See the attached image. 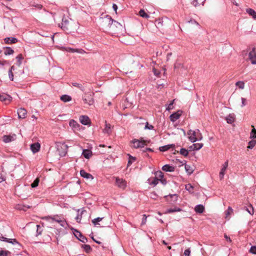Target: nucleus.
I'll return each instance as SVG.
<instances>
[{
    "instance_id": "1",
    "label": "nucleus",
    "mask_w": 256,
    "mask_h": 256,
    "mask_svg": "<svg viewBox=\"0 0 256 256\" xmlns=\"http://www.w3.org/2000/svg\"><path fill=\"white\" fill-rule=\"evenodd\" d=\"M76 23L72 19L64 18L62 20L61 28L64 30L72 31L76 28Z\"/></svg>"
},
{
    "instance_id": "2",
    "label": "nucleus",
    "mask_w": 256,
    "mask_h": 256,
    "mask_svg": "<svg viewBox=\"0 0 256 256\" xmlns=\"http://www.w3.org/2000/svg\"><path fill=\"white\" fill-rule=\"evenodd\" d=\"M150 142V140H145L142 138H140L139 140L134 139L130 142V146L135 148H144L145 146H147Z\"/></svg>"
},
{
    "instance_id": "3",
    "label": "nucleus",
    "mask_w": 256,
    "mask_h": 256,
    "mask_svg": "<svg viewBox=\"0 0 256 256\" xmlns=\"http://www.w3.org/2000/svg\"><path fill=\"white\" fill-rule=\"evenodd\" d=\"M188 135L189 140L192 142L196 140H201L202 139V134L198 129L194 130H189L188 132Z\"/></svg>"
},
{
    "instance_id": "4",
    "label": "nucleus",
    "mask_w": 256,
    "mask_h": 256,
    "mask_svg": "<svg viewBox=\"0 0 256 256\" xmlns=\"http://www.w3.org/2000/svg\"><path fill=\"white\" fill-rule=\"evenodd\" d=\"M82 99L84 104L89 106H92L94 102V94L92 92L85 93Z\"/></svg>"
},
{
    "instance_id": "5",
    "label": "nucleus",
    "mask_w": 256,
    "mask_h": 256,
    "mask_svg": "<svg viewBox=\"0 0 256 256\" xmlns=\"http://www.w3.org/2000/svg\"><path fill=\"white\" fill-rule=\"evenodd\" d=\"M113 19L109 16H106L102 19V26L106 30L112 31V24Z\"/></svg>"
},
{
    "instance_id": "6",
    "label": "nucleus",
    "mask_w": 256,
    "mask_h": 256,
    "mask_svg": "<svg viewBox=\"0 0 256 256\" xmlns=\"http://www.w3.org/2000/svg\"><path fill=\"white\" fill-rule=\"evenodd\" d=\"M57 152L60 156H64L67 153L68 146L64 143H59L56 145Z\"/></svg>"
},
{
    "instance_id": "7",
    "label": "nucleus",
    "mask_w": 256,
    "mask_h": 256,
    "mask_svg": "<svg viewBox=\"0 0 256 256\" xmlns=\"http://www.w3.org/2000/svg\"><path fill=\"white\" fill-rule=\"evenodd\" d=\"M115 178L116 186L121 189H125L126 186V181L118 177H116Z\"/></svg>"
},
{
    "instance_id": "8",
    "label": "nucleus",
    "mask_w": 256,
    "mask_h": 256,
    "mask_svg": "<svg viewBox=\"0 0 256 256\" xmlns=\"http://www.w3.org/2000/svg\"><path fill=\"white\" fill-rule=\"evenodd\" d=\"M228 160H226L224 164L222 166V168L220 169L219 177L220 180H222L224 178V176L226 174V171L228 168Z\"/></svg>"
},
{
    "instance_id": "9",
    "label": "nucleus",
    "mask_w": 256,
    "mask_h": 256,
    "mask_svg": "<svg viewBox=\"0 0 256 256\" xmlns=\"http://www.w3.org/2000/svg\"><path fill=\"white\" fill-rule=\"evenodd\" d=\"M248 59L252 64H256V52L255 48H252L248 53Z\"/></svg>"
},
{
    "instance_id": "10",
    "label": "nucleus",
    "mask_w": 256,
    "mask_h": 256,
    "mask_svg": "<svg viewBox=\"0 0 256 256\" xmlns=\"http://www.w3.org/2000/svg\"><path fill=\"white\" fill-rule=\"evenodd\" d=\"M44 219L46 220L47 221H48L49 222H52V223L54 222H56L60 223V224L62 226H64L65 225V223H66L65 222H64L63 220H58V219H56L54 218H52L50 216H46L44 218Z\"/></svg>"
},
{
    "instance_id": "11",
    "label": "nucleus",
    "mask_w": 256,
    "mask_h": 256,
    "mask_svg": "<svg viewBox=\"0 0 256 256\" xmlns=\"http://www.w3.org/2000/svg\"><path fill=\"white\" fill-rule=\"evenodd\" d=\"M16 139V135L14 134L12 135H5L3 136V141L6 142H10Z\"/></svg>"
},
{
    "instance_id": "12",
    "label": "nucleus",
    "mask_w": 256,
    "mask_h": 256,
    "mask_svg": "<svg viewBox=\"0 0 256 256\" xmlns=\"http://www.w3.org/2000/svg\"><path fill=\"white\" fill-rule=\"evenodd\" d=\"M182 112L180 110H178L176 112L172 114L170 116V118L172 122H174L179 118Z\"/></svg>"
},
{
    "instance_id": "13",
    "label": "nucleus",
    "mask_w": 256,
    "mask_h": 256,
    "mask_svg": "<svg viewBox=\"0 0 256 256\" xmlns=\"http://www.w3.org/2000/svg\"><path fill=\"white\" fill-rule=\"evenodd\" d=\"M74 234L76 236V237L82 242L84 243L86 242V238L85 236H83L82 234L78 230H75L74 232Z\"/></svg>"
},
{
    "instance_id": "14",
    "label": "nucleus",
    "mask_w": 256,
    "mask_h": 256,
    "mask_svg": "<svg viewBox=\"0 0 256 256\" xmlns=\"http://www.w3.org/2000/svg\"><path fill=\"white\" fill-rule=\"evenodd\" d=\"M122 26L118 22L114 20H113V22L112 24V32H116L117 30V28H121Z\"/></svg>"
},
{
    "instance_id": "15",
    "label": "nucleus",
    "mask_w": 256,
    "mask_h": 256,
    "mask_svg": "<svg viewBox=\"0 0 256 256\" xmlns=\"http://www.w3.org/2000/svg\"><path fill=\"white\" fill-rule=\"evenodd\" d=\"M40 145L38 142L34 143L30 146V150L34 154L38 152L40 150Z\"/></svg>"
},
{
    "instance_id": "16",
    "label": "nucleus",
    "mask_w": 256,
    "mask_h": 256,
    "mask_svg": "<svg viewBox=\"0 0 256 256\" xmlns=\"http://www.w3.org/2000/svg\"><path fill=\"white\" fill-rule=\"evenodd\" d=\"M80 174L81 176L88 180H92L94 178L93 176L91 174L86 172L85 170H83L80 171Z\"/></svg>"
},
{
    "instance_id": "17",
    "label": "nucleus",
    "mask_w": 256,
    "mask_h": 256,
    "mask_svg": "<svg viewBox=\"0 0 256 256\" xmlns=\"http://www.w3.org/2000/svg\"><path fill=\"white\" fill-rule=\"evenodd\" d=\"M12 100V97L8 95L2 94H0V100L4 102L6 104Z\"/></svg>"
},
{
    "instance_id": "18",
    "label": "nucleus",
    "mask_w": 256,
    "mask_h": 256,
    "mask_svg": "<svg viewBox=\"0 0 256 256\" xmlns=\"http://www.w3.org/2000/svg\"><path fill=\"white\" fill-rule=\"evenodd\" d=\"M80 121L82 124L84 125H87L90 122L89 118L86 116H80Z\"/></svg>"
},
{
    "instance_id": "19",
    "label": "nucleus",
    "mask_w": 256,
    "mask_h": 256,
    "mask_svg": "<svg viewBox=\"0 0 256 256\" xmlns=\"http://www.w3.org/2000/svg\"><path fill=\"white\" fill-rule=\"evenodd\" d=\"M18 114L19 118H24L26 116L27 112L25 109L20 108L18 110Z\"/></svg>"
},
{
    "instance_id": "20",
    "label": "nucleus",
    "mask_w": 256,
    "mask_h": 256,
    "mask_svg": "<svg viewBox=\"0 0 256 256\" xmlns=\"http://www.w3.org/2000/svg\"><path fill=\"white\" fill-rule=\"evenodd\" d=\"M69 124L74 130H79L80 124L75 120H70Z\"/></svg>"
},
{
    "instance_id": "21",
    "label": "nucleus",
    "mask_w": 256,
    "mask_h": 256,
    "mask_svg": "<svg viewBox=\"0 0 256 256\" xmlns=\"http://www.w3.org/2000/svg\"><path fill=\"white\" fill-rule=\"evenodd\" d=\"M4 41L6 44H15L18 42V40L15 38H6L4 39Z\"/></svg>"
},
{
    "instance_id": "22",
    "label": "nucleus",
    "mask_w": 256,
    "mask_h": 256,
    "mask_svg": "<svg viewBox=\"0 0 256 256\" xmlns=\"http://www.w3.org/2000/svg\"><path fill=\"white\" fill-rule=\"evenodd\" d=\"M86 212V211L85 210H82L80 211V210H78V214L75 218L77 222H80L82 214Z\"/></svg>"
},
{
    "instance_id": "23",
    "label": "nucleus",
    "mask_w": 256,
    "mask_h": 256,
    "mask_svg": "<svg viewBox=\"0 0 256 256\" xmlns=\"http://www.w3.org/2000/svg\"><path fill=\"white\" fill-rule=\"evenodd\" d=\"M226 120L228 124H232L235 120V115L234 114H230L226 117Z\"/></svg>"
},
{
    "instance_id": "24",
    "label": "nucleus",
    "mask_w": 256,
    "mask_h": 256,
    "mask_svg": "<svg viewBox=\"0 0 256 256\" xmlns=\"http://www.w3.org/2000/svg\"><path fill=\"white\" fill-rule=\"evenodd\" d=\"M246 12L250 16H251L253 18L256 19V12L254 11L252 8H246Z\"/></svg>"
},
{
    "instance_id": "25",
    "label": "nucleus",
    "mask_w": 256,
    "mask_h": 256,
    "mask_svg": "<svg viewBox=\"0 0 256 256\" xmlns=\"http://www.w3.org/2000/svg\"><path fill=\"white\" fill-rule=\"evenodd\" d=\"M82 154L86 158H90L92 156V152L89 150H84Z\"/></svg>"
},
{
    "instance_id": "26",
    "label": "nucleus",
    "mask_w": 256,
    "mask_h": 256,
    "mask_svg": "<svg viewBox=\"0 0 256 256\" xmlns=\"http://www.w3.org/2000/svg\"><path fill=\"white\" fill-rule=\"evenodd\" d=\"M203 146L202 143H196L193 144L190 148L192 150H199Z\"/></svg>"
},
{
    "instance_id": "27",
    "label": "nucleus",
    "mask_w": 256,
    "mask_h": 256,
    "mask_svg": "<svg viewBox=\"0 0 256 256\" xmlns=\"http://www.w3.org/2000/svg\"><path fill=\"white\" fill-rule=\"evenodd\" d=\"M184 168L186 172L189 175L191 174L194 170V166L190 165L185 164Z\"/></svg>"
},
{
    "instance_id": "28",
    "label": "nucleus",
    "mask_w": 256,
    "mask_h": 256,
    "mask_svg": "<svg viewBox=\"0 0 256 256\" xmlns=\"http://www.w3.org/2000/svg\"><path fill=\"white\" fill-rule=\"evenodd\" d=\"M163 170L166 172H172L174 170V168L172 166H170L168 164H166L162 168Z\"/></svg>"
},
{
    "instance_id": "29",
    "label": "nucleus",
    "mask_w": 256,
    "mask_h": 256,
    "mask_svg": "<svg viewBox=\"0 0 256 256\" xmlns=\"http://www.w3.org/2000/svg\"><path fill=\"white\" fill-rule=\"evenodd\" d=\"M206 0H194L192 2V4L195 7H196L200 4L204 5Z\"/></svg>"
},
{
    "instance_id": "30",
    "label": "nucleus",
    "mask_w": 256,
    "mask_h": 256,
    "mask_svg": "<svg viewBox=\"0 0 256 256\" xmlns=\"http://www.w3.org/2000/svg\"><path fill=\"white\" fill-rule=\"evenodd\" d=\"M204 206L202 204L197 205L194 208L195 211L200 214H202L204 212Z\"/></svg>"
},
{
    "instance_id": "31",
    "label": "nucleus",
    "mask_w": 256,
    "mask_h": 256,
    "mask_svg": "<svg viewBox=\"0 0 256 256\" xmlns=\"http://www.w3.org/2000/svg\"><path fill=\"white\" fill-rule=\"evenodd\" d=\"M174 144H168L160 147L159 150L161 152H165L170 149V148H174Z\"/></svg>"
},
{
    "instance_id": "32",
    "label": "nucleus",
    "mask_w": 256,
    "mask_h": 256,
    "mask_svg": "<svg viewBox=\"0 0 256 256\" xmlns=\"http://www.w3.org/2000/svg\"><path fill=\"white\" fill-rule=\"evenodd\" d=\"M104 218H97L92 220V223L94 224V226H100V222Z\"/></svg>"
},
{
    "instance_id": "33",
    "label": "nucleus",
    "mask_w": 256,
    "mask_h": 256,
    "mask_svg": "<svg viewBox=\"0 0 256 256\" xmlns=\"http://www.w3.org/2000/svg\"><path fill=\"white\" fill-rule=\"evenodd\" d=\"M60 100L64 102H68L72 100V98L70 96L64 94L61 96Z\"/></svg>"
},
{
    "instance_id": "34",
    "label": "nucleus",
    "mask_w": 256,
    "mask_h": 256,
    "mask_svg": "<svg viewBox=\"0 0 256 256\" xmlns=\"http://www.w3.org/2000/svg\"><path fill=\"white\" fill-rule=\"evenodd\" d=\"M110 124L106 122L105 128L103 130L104 133L110 134Z\"/></svg>"
},
{
    "instance_id": "35",
    "label": "nucleus",
    "mask_w": 256,
    "mask_h": 256,
    "mask_svg": "<svg viewBox=\"0 0 256 256\" xmlns=\"http://www.w3.org/2000/svg\"><path fill=\"white\" fill-rule=\"evenodd\" d=\"M148 180L150 184L155 186L158 184V181L160 180V179L158 178H154L149 179Z\"/></svg>"
},
{
    "instance_id": "36",
    "label": "nucleus",
    "mask_w": 256,
    "mask_h": 256,
    "mask_svg": "<svg viewBox=\"0 0 256 256\" xmlns=\"http://www.w3.org/2000/svg\"><path fill=\"white\" fill-rule=\"evenodd\" d=\"M14 69H15L14 66H11L10 68L8 70V77H9V78L11 80H14V74H13L12 70H14Z\"/></svg>"
},
{
    "instance_id": "37",
    "label": "nucleus",
    "mask_w": 256,
    "mask_h": 256,
    "mask_svg": "<svg viewBox=\"0 0 256 256\" xmlns=\"http://www.w3.org/2000/svg\"><path fill=\"white\" fill-rule=\"evenodd\" d=\"M181 211V209L178 208H169L166 211L164 212V214H168V213H171V212H180Z\"/></svg>"
},
{
    "instance_id": "38",
    "label": "nucleus",
    "mask_w": 256,
    "mask_h": 256,
    "mask_svg": "<svg viewBox=\"0 0 256 256\" xmlns=\"http://www.w3.org/2000/svg\"><path fill=\"white\" fill-rule=\"evenodd\" d=\"M14 52V50L10 47H6V50L4 54L6 56L12 54Z\"/></svg>"
},
{
    "instance_id": "39",
    "label": "nucleus",
    "mask_w": 256,
    "mask_h": 256,
    "mask_svg": "<svg viewBox=\"0 0 256 256\" xmlns=\"http://www.w3.org/2000/svg\"><path fill=\"white\" fill-rule=\"evenodd\" d=\"M165 198H166L167 200H169V198H172V200L173 202H176L178 200V196L176 194H170L169 196H166Z\"/></svg>"
},
{
    "instance_id": "40",
    "label": "nucleus",
    "mask_w": 256,
    "mask_h": 256,
    "mask_svg": "<svg viewBox=\"0 0 256 256\" xmlns=\"http://www.w3.org/2000/svg\"><path fill=\"white\" fill-rule=\"evenodd\" d=\"M72 86L78 88L82 91H84V86L81 84H79V83L74 82H72Z\"/></svg>"
},
{
    "instance_id": "41",
    "label": "nucleus",
    "mask_w": 256,
    "mask_h": 256,
    "mask_svg": "<svg viewBox=\"0 0 256 256\" xmlns=\"http://www.w3.org/2000/svg\"><path fill=\"white\" fill-rule=\"evenodd\" d=\"M139 15L144 18H149V15L145 12L144 10H140L139 12Z\"/></svg>"
},
{
    "instance_id": "42",
    "label": "nucleus",
    "mask_w": 256,
    "mask_h": 256,
    "mask_svg": "<svg viewBox=\"0 0 256 256\" xmlns=\"http://www.w3.org/2000/svg\"><path fill=\"white\" fill-rule=\"evenodd\" d=\"M24 58L22 56V54H18L16 57V59L17 60V65L19 66L21 65L22 62V60H23Z\"/></svg>"
},
{
    "instance_id": "43",
    "label": "nucleus",
    "mask_w": 256,
    "mask_h": 256,
    "mask_svg": "<svg viewBox=\"0 0 256 256\" xmlns=\"http://www.w3.org/2000/svg\"><path fill=\"white\" fill-rule=\"evenodd\" d=\"M236 85L240 89H244V88L245 84L243 81H238L236 82Z\"/></svg>"
},
{
    "instance_id": "44",
    "label": "nucleus",
    "mask_w": 256,
    "mask_h": 256,
    "mask_svg": "<svg viewBox=\"0 0 256 256\" xmlns=\"http://www.w3.org/2000/svg\"><path fill=\"white\" fill-rule=\"evenodd\" d=\"M3 168L0 166V182L5 180V175L4 174Z\"/></svg>"
},
{
    "instance_id": "45",
    "label": "nucleus",
    "mask_w": 256,
    "mask_h": 256,
    "mask_svg": "<svg viewBox=\"0 0 256 256\" xmlns=\"http://www.w3.org/2000/svg\"><path fill=\"white\" fill-rule=\"evenodd\" d=\"M256 144V140H252L248 142V148L252 149Z\"/></svg>"
},
{
    "instance_id": "46",
    "label": "nucleus",
    "mask_w": 256,
    "mask_h": 256,
    "mask_svg": "<svg viewBox=\"0 0 256 256\" xmlns=\"http://www.w3.org/2000/svg\"><path fill=\"white\" fill-rule=\"evenodd\" d=\"M252 127L253 128L252 129V130L250 132V138H256V130L253 126H252Z\"/></svg>"
},
{
    "instance_id": "47",
    "label": "nucleus",
    "mask_w": 256,
    "mask_h": 256,
    "mask_svg": "<svg viewBox=\"0 0 256 256\" xmlns=\"http://www.w3.org/2000/svg\"><path fill=\"white\" fill-rule=\"evenodd\" d=\"M8 242L10 244H16L20 245V244L16 240L15 238H8Z\"/></svg>"
},
{
    "instance_id": "48",
    "label": "nucleus",
    "mask_w": 256,
    "mask_h": 256,
    "mask_svg": "<svg viewBox=\"0 0 256 256\" xmlns=\"http://www.w3.org/2000/svg\"><path fill=\"white\" fill-rule=\"evenodd\" d=\"M180 154L184 156H186L188 154V152L187 150L182 148L180 150Z\"/></svg>"
},
{
    "instance_id": "49",
    "label": "nucleus",
    "mask_w": 256,
    "mask_h": 256,
    "mask_svg": "<svg viewBox=\"0 0 256 256\" xmlns=\"http://www.w3.org/2000/svg\"><path fill=\"white\" fill-rule=\"evenodd\" d=\"M232 212H233L232 208L231 207L229 206L228 208L227 211L226 212V218H228V216L232 213Z\"/></svg>"
},
{
    "instance_id": "50",
    "label": "nucleus",
    "mask_w": 256,
    "mask_h": 256,
    "mask_svg": "<svg viewBox=\"0 0 256 256\" xmlns=\"http://www.w3.org/2000/svg\"><path fill=\"white\" fill-rule=\"evenodd\" d=\"M194 187L190 184L186 185V189L190 192H193Z\"/></svg>"
},
{
    "instance_id": "51",
    "label": "nucleus",
    "mask_w": 256,
    "mask_h": 256,
    "mask_svg": "<svg viewBox=\"0 0 256 256\" xmlns=\"http://www.w3.org/2000/svg\"><path fill=\"white\" fill-rule=\"evenodd\" d=\"M39 183V179L38 178H36L34 182L31 184V186L32 188L36 187Z\"/></svg>"
},
{
    "instance_id": "52",
    "label": "nucleus",
    "mask_w": 256,
    "mask_h": 256,
    "mask_svg": "<svg viewBox=\"0 0 256 256\" xmlns=\"http://www.w3.org/2000/svg\"><path fill=\"white\" fill-rule=\"evenodd\" d=\"M10 252L8 250H0V256H8Z\"/></svg>"
},
{
    "instance_id": "53",
    "label": "nucleus",
    "mask_w": 256,
    "mask_h": 256,
    "mask_svg": "<svg viewBox=\"0 0 256 256\" xmlns=\"http://www.w3.org/2000/svg\"><path fill=\"white\" fill-rule=\"evenodd\" d=\"M156 176H157L156 178H158L160 179V180H161V178H163L162 173L160 171L157 172L156 173Z\"/></svg>"
},
{
    "instance_id": "54",
    "label": "nucleus",
    "mask_w": 256,
    "mask_h": 256,
    "mask_svg": "<svg viewBox=\"0 0 256 256\" xmlns=\"http://www.w3.org/2000/svg\"><path fill=\"white\" fill-rule=\"evenodd\" d=\"M142 216H143V218L142 219L141 224L142 225H144L146 222V221H147V216L146 214H144Z\"/></svg>"
},
{
    "instance_id": "55",
    "label": "nucleus",
    "mask_w": 256,
    "mask_h": 256,
    "mask_svg": "<svg viewBox=\"0 0 256 256\" xmlns=\"http://www.w3.org/2000/svg\"><path fill=\"white\" fill-rule=\"evenodd\" d=\"M174 100H173L172 101L170 102V103L168 105V107L166 108V110H170L173 108V104H174Z\"/></svg>"
},
{
    "instance_id": "56",
    "label": "nucleus",
    "mask_w": 256,
    "mask_h": 256,
    "mask_svg": "<svg viewBox=\"0 0 256 256\" xmlns=\"http://www.w3.org/2000/svg\"><path fill=\"white\" fill-rule=\"evenodd\" d=\"M154 128V126L152 125H149L148 122H146L144 129L152 130Z\"/></svg>"
},
{
    "instance_id": "57",
    "label": "nucleus",
    "mask_w": 256,
    "mask_h": 256,
    "mask_svg": "<svg viewBox=\"0 0 256 256\" xmlns=\"http://www.w3.org/2000/svg\"><path fill=\"white\" fill-rule=\"evenodd\" d=\"M250 252L253 254H256V246H252Z\"/></svg>"
},
{
    "instance_id": "58",
    "label": "nucleus",
    "mask_w": 256,
    "mask_h": 256,
    "mask_svg": "<svg viewBox=\"0 0 256 256\" xmlns=\"http://www.w3.org/2000/svg\"><path fill=\"white\" fill-rule=\"evenodd\" d=\"M250 210H249L248 208H246V210L248 211V212L251 215H252L254 213V208L252 206V205L250 206Z\"/></svg>"
},
{
    "instance_id": "59",
    "label": "nucleus",
    "mask_w": 256,
    "mask_h": 256,
    "mask_svg": "<svg viewBox=\"0 0 256 256\" xmlns=\"http://www.w3.org/2000/svg\"><path fill=\"white\" fill-rule=\"evenodd\" d=\"M190 248H188V249H186L185 250L184 254V256H190Z\"/></svg>"
},
{
    "instance_id": "60",
    "label": "nucleus",
    "mask_w": 256,
    "mask_h": 256,
    "mask_svg": "<svg viewBox=\"0 0 256 256\" xmlns=\"http://www.w3.org/2000/svg\"><path fill=\"white\" fill-rule=\"evenodd\" d=\"M241 100H242V105H241V106L243 107V106H245L246 105V99L245 98H242Z\"/></svg>"
},
{
    "instance_id": "61",
    "label": "nucleus",
    "mask_w": 256,
    "mask_h": 256,
    "mask_svg": "<svg viewBox=\"0 0 256 256\" xmlns=\"http://www.w3.org/2000/svg\"><path fill=\"white\" fill-rule=\"evenodd\" d=\"M84 248L86 252H88L91 250V248L89 245H86V244L84 245Z\"/></svg>"
},
{
    "instance_id": "62",
    "label": "nucleus",
    "mask_w": 256,
    "mask_h": 256,
    "mask_svg": "<svg viewBox=\"0 0 256 256\" xmlns=\"http://www.w3.org/2000/svg\"><path fill=\"white\" fill-rule=\"evenodd\" d=\"M8 238H5L2 236H0V240H1V241L8 242Z\"/></svg>"
},
{
    "instance_id": "63",
    "label": "nucleus",
    "mask_w": 256,
    "mask_h": 256,
    "mask_svg": "<svg viewBox=\"0 0 256 256\" xmlns=\"http://www.w3.org/2000/svg\"><path fill=\"white\" fill-rule=\"evenodd\" d=\"M6 63V60H0V67L3 66Z\"/></svg>"
},
{
    "instance_id": "64",
    "label": "nucleus",
    "mask_w": 256,
    "mask_h": 256,
    "mask_svg": "<svg viewBox=\"0 0 256 256\" xmlns=\"http://www.w3.org/2000/svg\"><path fill=\"white\" fill-rule=\"evenodd\" d=\"M36 227H37V235H40L41 234V232H42V230H39V228H40V226L39 225H36Z\"/></svg>"
}]
</instances>
